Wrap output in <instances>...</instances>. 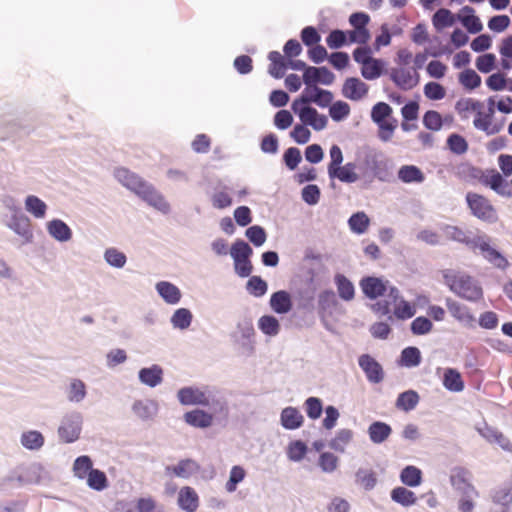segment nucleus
I'll return each mask as SVG.
<instances>
[{"label": "nucleus", "instance_id": "nucleus-1", "mask_svg": "<svg viewBox=\"0 0 512 512\" xmlns=\"http://www.w3.org/2000/svg\"><path fill=\"white\" fill-rule=\"evenodd\" d=\"M445 284L460 298L470 302H478L483 299V289L472 276L455 271L443 273Z\"/></svg>", "mask_w": 512, "mask_h": 512}, {"label": "nucleus", "instance_id": "nucleus-2", "mask_svg": "<svg viewBox=\"0 0 512 512\" xmlns=\"http://www.w3.org/2000/svg\"><path fill=\"white\" fill-rule=\"evenodd\" d=\"M468 472L465 469H457L451 476V484L456 489L461 490L465 497L458 502V508L461 512H471L474 509L472 497H478L479 493L475 487L466 479Z\"/></svg>", "mask_w": 512, "mask_h": 512}, {"label": "nucleus", "instance_id": "nucleus-3", "mask_svg": "<svg viewBox=\"0 0 512 512\" xmlns=\"http://www.w3.org/2000/svg\"><path fill=\"white\" fill-rule=\"evenodd\" d=\"M466 201L471 213L478 219L488 223H494L498 220L496 209L485 196L468 192Z\"/></svg>", "mask_w": 512, "mask_h": 512}, {"label": "nucleus", "instance_id": "nucleus-4", "mask_svg": "<svg viewBox=\"0 0 512 512\" xmlns=\"http://www.w3.org/2000/svg\"><path fill=\"white\" fill-rule=\"evenodd\" d=\"M390 78L398 88L408 91L418 85L420 75L416 68L398 66L391 69Z\"/></svg>", "mask_w": 512, "mask_h": 512}, {"label": "nucleus", "instance_id": "nucleus-5", "mask_svg": "<svg viewBox=\"0 0 512 512\" xmlns=\"http://www.w3.org/2000/svg\"><path fill=\"white\" fill-rule=\"evenodd\" d=\"M471 247L473 249H478L483 257L493 266L503 270L509 266L508 260L499 251L493 248L484 238H474L471 241Z\"/></svg>", "mask_w": 512, "mask_h": 512}, {"label": "nucleus", "instance_id": "nucleus-6", "mask_svg": "<svg viewBox=\"0 0 512 512\" xmlns=\"http://www.w3.org/2000/svg\"><path fill=\"white\" fill-rule=\"evenodd\" d=\"M293 112L298 115L302 124L311 126L316 131L323 130L328 123V119L324 114H320L311 106L291 107Z\"/></svg>", "mask_w": 512, "mask_h": 512}, {"label": "nucleus", "instance_id": "nucleus-7", "mask_svg": "<svg viewBox=\"0 0 512 512\" xmlns=\"http://www.w3.org/2000/svg\"><path fill=\"white\" fill-rule=\"evenodd\" d=\"M80 432L81 416L79 414L66 416L58 428L59 437L65 443L76 441L79 438Z\"/></svg>", "mask_w": 512, "mask_h": 512}, {"label": "nucleus", "instance_id": "nucleus-8", "mask_svg": "<svg viewBox=\"0 0 512 512\" xmlns=\"http://www.w3.org/2000/svg\"><path fill=\"white\" fill-rule=\"evenodd\" d=\"M137 196L145 201L148 205L164 214H167L170 211V205L164 196L158 190H156L152 184L148 182L140 190Z\"/></svg>", "mask_w": 512, "mask_h": 512}, {"label": "nucleus", "instance_id": "nucleus-9", "mask_svg": "<svg viewBox=\"0 0 512 512\" xmlns=\"http://www.w3.org/2000/svg\"><path fill=\"white\" fill-rule=\"evenodd\" d=\"M445 305L451 317L465 326H473L475 322V316L471 309L452 298H446Z\"/></svg>", "mask_w": 512, "mask_h": 512}, {"label": "nucleus", "instance_id": "nucleus-10", "mask_svg": "<svg viewBox=\"0 0 512 512\" xmlns=\"http://www.w3.org/2000/svg\"><path fill=\"white\" fill-rule=\"evenodd\" d=\"M335 79L334 74L326 67H313L310 66L305 69L303 73V82L305 85L310 86L313 84L321 83L330 85Z\"/></svg>", "mask_w": 512, "mask_h": 512}, {"label": "nucleus", "instance_id": "nucleus-11", "mask_svg": "<svg viewBox=\"0 0 512 512\" xmlns=\"http://www.w3.org/2000/svg\"><path fill=\"white\" fill-rule=\"evenodd\" d=\"M482 183L503 197H512V189L510 184L496 170H492L484 175L482 177Z\"/></svg>", "mask_w": 512, "mask_h": 512}, {"label": "nucleus", "instance_id": "nucleus-12", "mask_svg": "<svg viewBox=\"0 0 512 512\" xmlns=\"http://www.w3.org/2000/svg\"><path fill=\"white\" fill-rule=\"evenodd\" d=\"M116 179L127 189L138 195L147 183L142 177L126 168H118L114 173Z\"/></svg>", "mask_w": 512, "mask_h": 512}, {"label": "nucleus", "instance_id": "nucleus-13", "mask_svg": "<svg viewBox=\"0 0 512 512\" xmlns=\"http://www.w3.org/2000/svg\"><path fill=\"white\" fill-rule=\"evenodd\" d=\"M178 400L183 405H209V397L197 387H184L177 393Z\"/></svg>", "mask_w": 512, "mask_h": 512}, {"label": "nucleus", "instance_id": "nucleus-14", "mask_svg": "<svg viewBox=\"0 0 512 512\" xmlns=\"http://www.w3.org/2000/svg\"><path fill=\"white\" fill-rule=\"evenodd\" d=\"M388 281H384L378 277H365L360 281V287L366 297L370 299H376L380 296H384L389 289Z\"/></svg>", "mask_w": 512, "mask_h": 512}, {"label": "nucleus", "instance_id": "nucleus-15", "mask_svg": "<svg viewBox=\"0 0 512 512\" xmlns=\"http://www.w3.org/2000/svg\"><path fill=\"white\" fill-rule=\"evenodd\" d=\"M368 85L359 78H347L343 84L342 94L344 97L358 101L365 97L368 93Z\"/></svg>", "mask_w": 512, "mask_h": 512}, {"label": "nucleus", "instance_id": "nucleus-16", "mask_svg": "<svg viewBox=\"0 0 512 512\" xmlns=\"http://www.w3.org/2000/svg\"><path fill=\"white\" fill-rule=\"evenodd\" d=\"M387 291L388 293L383 300H379L372 305V310L382 316L388 315L391 311H394L395 306H397L401 299L400 291L396 287L391 286Z\"/></svg>", "mask_w": 512, "mask_h": 512}, {"label": "nucleus", "instance_id": "nucleus-17", "mask_svg": "<svg viewBox=\"0 0 512 512\" xmlns=\"http://www.w3.org/2000/svg\"><path fill=\"white\" fill-rule=\"evenodd\" d=\"M359 366L365 372L370 382L379 383L383 380L384 373L381 365L370 355L364 354L360 356Z\"/></svg>", "mask_w": 512, "mask_h": 512}, {"label": "nucleus", "instance_id": "nucleus-18", "mask_svg": "<svg viewBox=\"0 0 512 512\" xmlns=\"http://www.w3.org/2000/svg\"><path fill=\"white\" fill-rule=\"evenodd\" d=\"M475 10L470 6H464L457 18L470 33H478L483 29L480 19L474 14Z\"/></svg>", "mask_w": 512, "mask_h": 512}, {"label": "nucleus", "instance_id": "nucleus-19", "mask_svg": "<svg viewBox=\"0 0 512 512\" xmlns=\"http://www.w3.org/2000/svg\"><path fill=\"white\" fill-rule=\"evenodd\" d=\"M493 114L494 110L492 107H490L487 112L483 109L477 110L473 125L475 128L486 132L488 135L497 133L499 129L492 125Z\"/></svg>", "mask_w": 512, "mask_h": 512}, {"label": "nucleus", "instance_id": "nucleus-20", "mask_svg": "<svg viewBox=\"0 0 512 512\" xmlns=\"http://www.w3.org/2000/svg\"><path fill=\"white\" fill-rule=\"evenodd\" d=\"M330 178H337L339 181L344 183H354L358 180V174L356 173V165L354 163H346L345 165L335 167L328 172Z\"/></svg>", "mask_w": 512, "mask_h": 512}, {"label": "nucleus", "instance_id": "nucleus-21", "mask_svg": "<svg viewBox=\"0 0 512 512\" xmlns=\"http://www.w3.org/2000/svg\"><path fill=\"white\" fill-rule=\"evenodd\" d=\"M271 309L278 314H286L292 309L290 294L284 290L277 291L270 298Z\"/></svg>", "mask_w": 512, "mask_h": 512}, {"label": "nucleus", "instance_id": "nucleus-22", "mask_svg": "<svg viewBox=\"0 0 512 512\" xmlns=\"http://www.w3.org/2000/svg\"><path fill=\"white\" fill-rule=\"evenodd\" d=\"M139 379L143 384L155 387L163 381V369L156 364L148 368H142L139 371Z\"/></svg>", "mask_w": 512, "mask_h": 512}, {"label": "nucleus", "instance_id": "nucleus-23", "mask_svg": "<svg viewBox=\"0 0 512 512\" xmlns=\"http://www.w3.org/2000/svg\"><path fill=\"white\" fill-rule=\"evenodd\" d=\"M303 416L294 407H286L281 412V424L284 428L294 430L302 426Z\"/></svg>", "mask_w": 512, "mask_h": 512}, {"label": "nucleus", "instance_id": "nucleus-24", "mask_svg": "<svg viewBox=\"0 0 512 512\" xmlns=\"http://www.w3.org/2000/svg\"><path fill=\"white\" fill-rule=\"evenodd\" d=\"M200 469L199 464L192 459H184L179 461V463L175 466H168L166 468L167 472H172L177 477L188 478L191 475L197 473Z\"/></svg>", "mask_w": 512, "mask_h": 512}, {"label": "nucleus", "instance_id": "nucleus-25", "mask_svg": "<svg viewBox=\"0 0 512 512\" xmlns=\"http://www.w3.org/2000/svg\"><path fill=\"white\" fill-rule=\"evenodd\" d=\"M270 60L269 73L276 79H280L285 75L288 67V61L278 51H271L268 55Z\"/></svg>", "mask_w": 512, "mask_h": 512}, {"label": "nucleus", "instance_id": "nucleus-26", "mask_svg": "<svg viewBox=\"0 0 512 512\" xmlns=\"http://www.w3.org/2000/svg\"><path fill=\"white\" fill-rule=\"evenodd\" d=\"M178 502L182 509L194 512L198 508L199 498L193 488L184 487L179 492Z\"/></svg>", "mask_w": 512, "mask_h": 512}, {"label": "nucleus", "instance_id": "nucleus-27", "mask_svg": "<svg viewBox=\"0 0 512 512\" xmlns=\"http://www.w3.org/2000/svg\"><path fill=\"white\" fill-rule=\"evenodd\" d=\"M392 433L390 425L376 421L373 422L368 428L370 440L375 444H380L386 441Z\"/></svg>", "mask_w": 512, "mask_h": 512}, {"label": "nucleus", "instance_id": "nucleus-28", "mask_svg": "<svg viewBox=\"0 0 512 512\" xmlns=\"http://www.w3.org/2000/svg\"><path fill=\"white\" fill-rule=\"evenodd\" d=\"M480 434L489 442L497 443L504 451L512 452V443L499 430L492 427H485Z\"/></svg>", "mask_w": 512, "mask_h": 512}, {"label": "nucleus", "instance_id": "nucleus-29", "mask_svg": "<svg viewBox=\"0 0 512 512\" xmlns=\"http://www.w3.org/2000/svg\"><path fill=\"white\" fill-rule=\"evenodd\" d=\"M49 234L56 240L64 242L71 239L72 232L68 225L62 220L55 219L47 224Z\"/></svg>", "mask_w": 512, "mask_h": 512}, {"label": "nucleus", "instance_id": "nucleus-30", "mask_svg": "<svg viewBox=\"0 0 512 512\" xmlns=\"http://www.w3.org/2000/svg\"><path fill=\"white\" fill-rule=\"evenodd\" d=\"M185 421L194 427L206 428L213 422V416L202 410H193L184 414Z\"/></svg>", "mask_w": 512, "mask_h": 512}, {"label": "nucleus", "instance_id": "nucleus-31", "mask_svg": "<svg viewBox=\"0 0 512 512\" xmlns=\"http://www.w3.org/2000/svg\"><path fill=\"white\" fill-rule=\"evenodd\" d=\"M156 289L160 296L169 304H176L180 301L181 292L177 286L170 282L161 281L157 283Z\"/></svg>", "mask_w": 512, "mask_h": 512}, {"label": "nucleus", "instance_id": "nucleus-32", "mask_svg": "<svg viewBox=\"0 0 512 512\" xmlns=\"http://www.w3.org/2000/svg\"><path fill=\"white\" fill-rule=\"evenodd\" d=\"M444 387L453 392H460L464 389V382L461 374L453 368H448L444 372L443 376Z\"/></svg>", "mask_w": 512, "mask_h": 512}, {"label": "nucleus", "instance_id": "nucleus-33", "mask_svg": "<svg viewBox=\"0 0 512 512\" xmlns=\"http://www.w3.org/2000/svg\"><path fill=\"white\" fill-rule=\"evenodd\" d=\"M157 403L153 400H138L133 404L134 413L141 419H150L156 415Z\"/></svg>", "mask_w": 512, "mask_h": 512}, {"label": "nucleus", "instance_id": "nucleus-34", "mask_svg": "<svg viewBox=\"0 0 512 512\" xmlns=\"http://www.w3.org/2000/svg\"><path fill=\"white\" fill-rule=\"evenodd\" d=\"M391 499L405 507L412 506L417 502L415 493L405 487H396L391 491Z\"/></svg>", "mask_w": 512, "mask_h": 512}, {"label": "nucleus", "instance_id": "nucleus-35", "mask_svg": "<svg viewBox=\"0 0 512 512\" xmlns=\"http://www.w3.org/2000/svg\"><path fill=\"white\" fill-rule=\"evenodd\" d=\"M398 178L404 183H421L425 177L423 172L414 165H404L398 171Z\"/></svg>", "mask_w": 512, "mask_h": 512}, {"label": "nucleus", "instance_id": "nucleus-36", "mask_svg": "<svg viewBox=\"0 0 512 512\" xmlns=\"http://www.w3.org/2000/svg\"><path fill=\"white\" fill-rule=\"evenodd\" d=\"M419 403V395L414 390L400 393L396 400V408L405 412L413 410Z\"/></svg>", "mask_w": 512, "mask_h": 512}, {"label": "nucleus", "instance_id": "nucleus-37", "mask_svg": "<svg viewBox=\"0 0 512 512\" xmlns=\"http://www.w3.org/2000/svg\"><path fill=\"white\" fill-rule=\"evenodd\" d=\"M454 23L455 16L446 8H440L432 17V24L437 31H442L444 28L450 27Z\"/></svg>", "mask_w": 512, "mask_h": 512}, {"label": "nucleus", "instance_id": "nucleus-38", "mask_svg": "<svg viewBox=\"0 0 512 512\" xmlns=\"http://www.w3.org/2000/svg\"><path fill=\"white\" fill-rule=\"evenodd\" d=\"M335 283L341 299L345 301H350L354 298V285L346 276L342 274H337L335 276Z\"/></svg>", "mask_w": 512, "mask_h": 512}, {"label": "nucleus", "instance_id": "nucleus-39", "mask_svg": "<svg viewBox=\"0 0 512 512\" xmlns=\"http://www.w3.org/2000/svg\"><path fill=\"white\" fill-rule=\"evenodd\" d=\"M338 302L335 293L331 290H326L320 293L318 298V309L321 315L331 314L332 310L336 308Z\"/></svg>", "mask_w": 512, "mask_h": 512}, {"label": "nucleus", "instance_id": "nucleus-40", "mask_svg": "<svg viewBox=\"0 0 512 512\" xmlns=\"http://www.w3.org/2000/svg\"><path fill=\"white\" fill-rule=\"evenodd\" d=\"M9 227L16 232L18 235L22 236L26 240H29L32 238V231L30 228V221L28 217L21 215V216H14L11 220V223L9 224Z\"/></svg>", "mask_w": 512, "mask_h": 512}, {"label": "nucleus", "instance_id": "nucleus-41", "mask_svg": "<svg viewBox=\"0 0 512 512\" xmlns=\"http://www.w3.org/2000/svg\"><path fill=\"white\" fill-rule=\"evenodd\" d=\"M21 444L28 450H39L44 445V437L39 431L30 430L21 435Z\"/></svg>", "mask_w": 512, "mask_h": 512}, {"label": "nucleus", "instance_id": "nucleus-42", "mask_svg": "<svg viewBox=\"0 0 512 512\" xmlns=\"http://www.w3.org/2000/svg\"><path fill=\"white\" fill-rule=\"evenodd\" d=\"M400 479L409 487H417L421 484L422 472L415 466H407L401 471Z\"/></svg>", "mask_w": 512, "mask_h": 512}, {"label": "nucleus", "instance_id": "nucleus-43", "mask_svg": "<svg viewBox=\"0 0 512 512\" xmlns=\"http://www.w3.org/2000/svg\"><path fill=\"white\" fill-rule=\"evenodd\" d=\"M455 109L460 116L467 118L469 113H476L477 110L484 109V105L478 100L472 98H464L457 101Z\"/></svg>", "mask_w": 512, "mask_h": 512}, {"label": "nucleus", "instance_id": "nucleus-44", "mask_svg": "<svg viewBox=\"0 0 512 512\" xmlns=\"http://www.w3.org/2000/svg\"><path fill=\"white\" fill-rule=\"evenodd\" d=\"M353 439V431L350 429H341L336 436L330 441L329 446L340 453L345 451L346 446Z\"/></svg>", "mask_w": 512, "mask_h": 512}, {"label": "nucleus", "instance_id": "nucleus-45", "mask_svg": "<svg viewBox=\"0 0 512 512\" xmlns=\"http://www.w3.org/2000/svg\"><path fill=\"white\" fill-rule=\"evenodd\" d=\"M350 229L356 234H363L370 225V219L365 212L354 213L348 220Z\"/></svg>", "mask_w": 512, "mask_h": 512}, {"label": "nucleus", "instance_id": "nucleus-46", "mask_svg": "<svg viewBox=\"0 0 512 512\" xmlns=\"http://www.w3.org/2000/svg\"><path fill=\"white\" fill-rule=\"evenodd\" d=\"M25 209L35 218H43L46 214L47 205L37 196L29 195L25 200Z\"/></svg>", "mask_w": 512, "mask_h": 512}, {"label": "nucleus", "instance_id": "nucleus-47", "mask_svg": "<svg viewBox=\"0 0 512 512\" xmlns=\"http://www.w3.org/2000/svg\"><path fill=\"white\" fill-rule=\"evenodd\" d=\"M85 479L87 480V485L93 490L102 491L108 487L107 476L99 469H93L90 471L89 475Z\"/></svg>", "mask_w": 512, "mask_h": 512}, {"label": "nucleus", "instance_id": "nucleus-48", "mask_svg": "<svg viewBox=\"0 0 512 512\" xmlns=\"http://www.w3.org/2000/svg\"><path fill=\"white\" fill-rule=\"evenodd\" d=\"M93 463L89 456L82 455L75 459L73 473L79 479H85L93 470Z\"/></svg>", "mask_w": 512, "mask_h": 512}, {"label": "nucleus", "instance_id": "nucleus-49", "mask_svg": "<svg viewBox=\"0 0 512 512\" xmlns=\"http://www.w3.org/2000/svg\"><path fill=\"white\" fill-rule=\"evenodd\" d=\"M447 147L452 153L462 155L467 152L469 146L463 136L453 133L447 138Z\"/></svg>", "mask_w": 512, "mask_h": 512}, {"label": "nucleus", "instance_id": "nucleus-50", "mask_svg": "<svg viewBox=\"0 0 512 512\" xmlns=\"http://www.w3.org/2000/svg\"><path fill=\"white\" fill-rule=\"evenodd\" d=\"M499 53L501 55V66L504 70L512 68V36L502 40Z\"/></svg>", "mask_w": 512, "mask_h": 512}, {"label": "nucleus", "instance_id": "nucleus-51", "mask_svg": "<svg viewBox=\"0 0 512 512\" xmlns=\"http://www.w3.org/2000/svg\"><path fill=\"white\" fill-rule=\"evenodd\" d=\"M259 329L266 335L275 336L279 333L280 324L274 316L265 315L258 321Z\"/></svg>", "mask_w": 512, "mask_h": 512}, {"label": "nucleus", "instance_id": "nucleus-52", "mask_svg": "<svg viewBox=\"0 0 512 512\" xmlns=\"http://www.w3.org/2000/svg\"><path fill=\"white\" fill-rule=\"evenodd\" d=\"M382 63L380 60L372 58L370 61L363 63L361 74L367 80H374L381 75Z\"/></svg>", "mask_w": 512, "mask_h": 512}, {"label": "nucleus", "instance_id": "nucleus-53", "mask_svg": "<svg viewBox=\"0 0 512 512\" xmlns=\"http://www.w3.org/2000/svg\"><path fill=\"white\" fill-rule=\"evenodd\" d=\"M192 321V313L186 308L176 310L171 318V322L175 328L186 329Z\"/></svg>", "mask_w": 512, "mask_h": 512}, {"label": "nucleus", "instance_id": "nucleus-54", "mask_svg": "<svg viewBox=\"0 0 512 512\" xmlns=\"http://www.w3.org/2000/svg\"><path fill=\"white\" fill-rule=\"evenodd\" d=\"M392 108L385 102L375 104L371 111V118L377 124L390 120Z\"/></svg>", "mask_w": 512, "mask_h": 512}, {"label": "nucleus", "instance_id": "nucleus-55", "mask_svg": "<svg viewBox=\"0 0 512 512\" xmlns=\"http://www.w3.org/2000/svg\"><path fill=\"white\" fill-rule=\"evenodd\" d=\"M415 313V305L411 304L410 302L402 298L399 300L397 306H395V310L393 311L394 316L400 320L412 318L415 315Z\"/></svg>", "mask_w": 512, "mask_h": 512}, {"label": "nucleus", "instance_id": "nucleus-56", "mask_svg": "<svg viewBox=\"0 0 512 512\" xmlns=\"http://www.w3.org/2000/svg\"><path fill=\"white\" fill-rule=\"evenodd\" d=\"M459 82L465 88L472 90L480 86L481 78L474 70L466 69L460 73Z\"/></svg>", "mask_w": 512, "mask_h": 512}, {"label": "nucleus", "instance_id": "nucleus-57", "mask_svg": "<svg viewBox=\"0 0 512 512\" xmlns=\"http://www.w3.org/2000/svg\"><path fill=\"white\" fill-rule=\"evenodd\" d=\"M86 395V387L83 381L74 379L71 381L68 391V398L72 402H80Z\"/></svg>", "mask_w": 512, "mask_h": 512}, {"label": "nucleus", "instance_id": "nucleus-58", "mask_svg": "<svg viewBox=\"0 0 512 512\" xmlns=\"http://www.w3.org/2000/svg\"><path fill=\"white\" fill-rule=\"evenodd\" d=\"M397 120L390 118L388 121L377 123L378 125V137L380 140L387 142L392 139L395 129L397 128Z\"/></svg>", "mask_w": 512, "mask_h": 512}, {"label": "nucleus", "instance_id": "nucleus-59", "mask_svg": "<svg viewBox=\"0 0 512 512\" xmlns=\"http://www.w3.org/2000/svg\"><path fill=\"white\" fill-rule=\"evenodd\" d=\"M423 124L429 130L438 131L442 128L443 119L439 112L429 110L423 116Z\"/></svg>", "mask_w": 512, "mask_h": 512}, {"label": "nucleus", "instance_id": "nucleus-60", "mask_svg": "<svg viewBox=\"0 0 512 512\" xmlns=\"http://www.w3.org/2000/svg\"><path fill=\"white\" fill-rule=\"evenodd\" d=\"M247 290L251 295L261 297L267 292V283L259 276H252L247 282Z\"/></svg>", "mask_w": 512, "mask_h": 512}, {"label": "nucleus", "instance_id": "nucleus-61", "mask_svg": "<svg viewBox=\"0 0 512 512\" xmlns=\"http://www.w3.org/2000/svg\"><path fill=\"white\" fill-rule=\"evenodd\" d=\"M401 360L403 365L407 367H414L420 364L421 355L416 347H407L401 353Z\"/></svg>", "mask_w": 512, "mask_h": 512}, {"label": "nucleus", "instance_id": "nucleus-62", "mask_svg": "<svg viewBox=\"0 0 512 512\" xmlns=\"http://www.w3.org/2000/svg\"><path fill=\"white\" fill-rule=\"evenodd\" d=\"M230 254L233 260L249 258L252 254L251 247L243 240H237L232 245Z\"/></svg>", "mask_w": 512, "mask_h": 512}, {"label": "nucleus", "instance_id": "nucleus-63", "mask_svg": "<svg viewBox=\"0 0 512 512\" xmlns=\"http://www.w3.org/2000/svg\"><path fill=\"white\" fill-rule=\"evenodd\" d=\"M305 411L310 419H318L323 411L321 400L317 397H309L305 401Z\"/></svg>", "mask_w": 512, "mask_h": 512}, {"label": "nucleus", "instance_id": "nucleus-64", "mask_svg": "<svg viewBox=\"0 0 512 512\" xmlns=\"http://www.w3.org/2000/svg\"><path fill=\"white\" fill-rule=\"evenodd\" d=\"M307 453V446L302 441L291 442L287 449L288 458L292 461H300Z\"/></svg>", "mask_w": 512, "mask_h": 512}]
</instances>
